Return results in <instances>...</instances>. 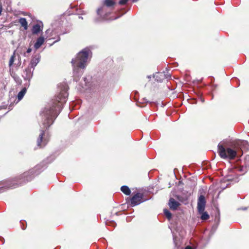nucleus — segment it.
Masks as SVG:
<instances>
[{
  "mask_svg": "<svg viewBox=\"0 0 249 249\" xmlns=\"http://www.w3.org/2000/svg\"><path fill=\"white\" fill-rule=\"evenodd\" d=\"M58 89L60 90L58 95L48 103L40 113L41 118L40 129L37 139V145L40 148L44 147L47 143L49 137L46 130L53 124L68 96V87L66 84H61L58 86Z\"/></svg>",
  "mask_w": 249,
  "mask_h": 249,
  "instance_id": "nucleus-1",
  "label": "nucleus"
},
{
  "mask_svg": "<svg viewBox=\"0 0 249 249\" xmlns=\"http://www.w3.org/2000/svg\"><path fill=\"white\" fill-rule=\"evenodd\" d=\"M90 53V51L89 49H83L77 53L75 58L71 60L74 79L76 81H77L79 78L83 74Z\"/></svg>",
  "mask_w": 249,
  "mask_h": 249,
  "instance_id": "nucleus-2",
  "label": "nucleus"
},
{
  "mask_svg": "<svg viewBox=\"0 0 249 249\" xmlns=\"http://www.w3.org/2000/svg\"><path fill=\"white\" fill-rule=\"evenodd\" d=\"M39 166H36L35 168L29 170L28 171L24 172L21 174L14 180H6L2 183V188H13L18 186V184H20L22 182L30 181L34 177L35 175L38 174L40 171H38Z\"/></svg>",
  "mask_w": 249,
  "mask_h": 249,
  "instance_id": "nucleus-3",
  "label": "nucleus"
},
{
  "mask_svg": "<svg viewBox=\"0 0 249 249\" xmlns=\"http://www.w3.org/2000/svg\"><path fill=\"white\" fill-rule=\"evenodd\" d=\"M217 147L219 155L222 159H225L228 158L230 160H232L234 159L237 155L236 150H233L231 148L226 149L222 142L219 143Z\"/></svg>",
  "mask_w": 249,
  "mask_h": 249,
  "instance_id": "nucleus-4",
  "label": "nucleus"
},
{
  "mask_svg": "<svg viewBox=\"0 0 249 249\" xmlns=\"http://www.w3.org/2000/svg\"><path fill=\"white\" fill-rule=\"evenodd\" d=\"M45 34L46 38H49V40L56 39L55 41L51 44V46L60 40V34L55 30L48 29L46 31Z\"/></svg>",
  "mask_w": 249,
  "mask_h": 249,
  "instance_id": "nucleus-5",
  "label": "nucleus"
},
{
  "mask_svg": "<svg viewBox=\"0 0 249 249\" xmlns=\"http://www.w3.org/2000/svg\"><path fill=\"white\" fill-rule=\"evenodd\" d=\"M143 197V195L142 193H138L135 194L130 199L131 206L134 207L146 201V199H144Z\"/></svg>",
  "mask_w": 249,
  "mask_h": 249,
  "instance_id": "nucleus-6",
  "label": "nucleus"
},
{
  "mask_svg": "<svg viewBox=\"0 0 249 249\" xmlns=\"http://www.w3.org/2000/svg\"><path fill=\"white\" fill-rule=\"evenodd\" d=\"M34 71V70L29 67L26 68L24 71L22 76L24 81H27V83H30V81L33 76Z\"/></svg>",
  "mask_w": 249,
  "mask_h": 249,
  "instance_id": "nucleus-7",
  "label": "nucleus"
},
{
  "mask_svg": "<svg viewBox=\"0 0 249 249\" xmlns=\"http://www.w3.org/2000/svg\"><path fill=\"white\" fill-rule=\"evenodd\" d=\"M206 205V199L204 196L200 195L197 201V209L199 213L204 211Z\"/></svg>",
  "mask_w": 249,
  "mask_h": 249,
  "instance_id": "nucleus-8",
  "label": "nucleus"
},
{
  "mask_svg": "<svg viewBox=\"0 0 249 249\" xmlns=\"http://www.w3.org/2000/svg\"><path fill=\"white\" fill-rule=\"evenodd\" d=\"M40 58L41 56L39 54L35 55L32 58L28 67H30V68L34 70L36 66L39 62Z\"/></svg>",
  "mask_w": 249,
  "mask_h": 249,
  "instance_id": "nucleus-9",
  "label": "nucleus"
},
{
  "mask_svg": "<svg viewBox=\"0 0 249 249\" xmlns=\"http://www.w3.org/2000/svg\"><path fill=\"white\" fill-rule=\"evenodd\" d=\"M30 85V83H26L24 84V87L22 88L21 91H19L18 94V101L16 102V103H18L19 101L23 99V97L26 93L27 89V88L29 87Z\"/></svg>",
  "mask_w": 249,
  "mask_h": 249,
  "instance_id": "nucleus-10",
  "label": "nucleus"
},
{
  "mask_svg": "<svg viewBox=\"0 0 249 249\" xmlns=\"http://www.w3.org/2000/svg\"><path fill=\"white\" fill-rule=\"evenodd\" d=\"M153 77L155 79V80L157 81L161 82L164 78H170L171 75H165V73H163L162 72H158L154 74Z\"/></svg>",
  "mask_w": 249,
  "mask_h": 249,
  "instance_id": "nucleus-11",
  "label": "nucleus"
},
{
  "mask_svg": "<svg viewBox=\"0 0 249 249\" xmlns=\"http://www.w3.org/2000/svg\"><path fill=\"white\" fill-rule=\"evenodd\" d=\"M43 29V23L41 22L35 24L32 28V33L33 35H37Z\"/></svg>",
  "mask_w": 249,
  "mask_h": 249,
  "instance_id": "nucleus-12",
  "label": "nucleus"
},
{
  "mask_svg": "<svg viewBox=\"0 0 249 249\" xmlns=\"http://www.w3.org/2000/svg\"><path fill=\"white\" fill-rule=\"evenodd\" d=\"M236 144L242 150H248L249 149V143L247 141L238 140L236 141Z\"/></svg>",
  "mask_w": 249,
  "mask_h": 249,
  "instance_id": "nucleus-13",
  "label": "nucleus"
},
{
  "mask_svg": "<svg viewBox=\"0 0 249 249\" xmlns=\"http://www.w3.org/2000/svg\"><path fill=\"white\" fill-rule=\"evenodd\" d=\"M45 41L44 37L42 36H39L36 40V43L34 44V48L36 50L39 49L40 46L43 44Z\"/></svg>",
  "mask_w": 249,
  "mask_h": 249,
  "instance_id": "nucleus-14",
  "label": "nucleus"
},
{
  "mask_svg": "<svg viewBox=\"0 0 249 249\" xmlns=\"http://www.w3.org/2000/svg\"><path fill=\"white\" fill-rule=\"evenodd\" d=\"M179 203L176 201L174 198H171L170 199L169 201V206L170 209L172 210H176L178 207Z\"/></svg>",
  "mask_w": 249,
  "mask_h": 249,
  "instance_id": "nucleus-15",
  "label": "nucleus"
},
{
  "mask_svg": "<svg viewBox=\"0 0 249 249\" xmlns=\"http://www.w3.org/2000/svg\"><path fill=\"white\" fill-rule=\"evenodd\" d=\"M19 22L25 30L28 28V23L26 19L24 18H21L19 19Z\"/></svg>",
  "mask_w": 249,
  "mask_h": 249,
  "instance_id": "nucleus-16",
  "label": "nucleus"
},
{
  "mask_svg": "<svg viewBox=\"0 0 249 249\" xmlns=\"http://www.w3.org/2000/svg\"><path fill=\"white\" fill-rule=\"evenodd\" d=\"M121 191L126 195H129L131 193V191L129 187L126 185H124L121 188Z\"/></svg>",
  "mask_w": 249,
  "mask_h": 249,
  "instance_id": "nucleus-17",
  "label": "nucleus"
},
{
  "mask_svg": "<svg viewBox=\"0 0 249 249\" xmlns=\"http://www.w3.org/2000/svg\"><path fill=\"white\" fill-rule=\"evenodd\" d=\"M16 51H14V52H13V54L11 55L10 58V60H9V67H11L12 66V65H13L14 64V61L15 60V57H16Z\"/></svg>",
  "mask_w": 249,
  "mask_h": 249,
  "instance_id": "nucleus-18",
  "label": "nucleus"
},
{
  "mask_svg": "<svg viewBox=\"0 0 249 249\" xmlns=\"http://www.w3.org/2000/svg\"><path fill=\"white\" fill-rule=\"evenodd\" d=\"M115 2L113 0H105L104 4L107 7H111L114 5Z\"/></svg>",
  "mask_w": 249,
  "mask_h": 249,
  "instance_id": "nucleus-19",
  "label": "nucleus"
},
{
  "mask_svg": "<svg viewBox=\"0 0 249 249\" xmlns=\"http://www.w3.org/2000/svg\"><path fill=\"white\" fill-rule=\"evenodd\" d=\"M199 213L201 214V219L202 220H207L209 218V215L207 212L203 211L202 213Z\"/></svg>",
  "mask_w": 249,
  "mask_h": 249,
  "instance_id": "nucleus-20",
  "label": "nucleus"
},
{
  "mask_svg": "<svg viewBox=\"0 0 249 249\" xmlns=\"http://www.w3.org/2000/svg\"><path fill=\"white\" fill-rule=\"evenodd\" d=\"M103 9H104V8L103 7L98 8L97 11V14L99 16H100V17L102 18L103 19L105 20V19H106V16H102V14H101V12L103 10Z\"/></svg>",
  "mask_w": 249,
  "mask_h": 249,
  "instance_id": "nucleus-21",
  "label": "nucleus"
},
{
  "mask_svg": "<svg viewBox=\"0 0 249 249\" xmlns=\"http://www.w3.org/2000/svg\"><path fill=\"white\" fill-rule=\"evenodd\" d=\"M164 213L168 219H170L171 218L172 214L169 210H168L167 209H164Z\"/></svg>",
  "mask_w": 249,
  "mask_h": 249,
  "instance_id": "nucleus-22",
  "label": "nucleus"
},
{
  "mask_svg": "<svg viewBox=\"0 0 249 249\" xmlns=\"http://www.w3.org/2000/svg\"><path fill=\"white\" fill-rule=\"evenodd\" d=\"M128 1V0H120L119 2V4L120 5H124Z\"/></svg>",
  "mask_w": 249,
  "mask_h": 249,
  "instance_id": "nucleus-23",
  "label": "nucleus"
},
{
  "mask_svg": "<svg viewBox=\"0 0 249 249\" xmlns=\"http://www.w3.org/2000/svg\"><path fill=\"white\" fill-rule=\"evenodd\" d=\"M166 71H167V72L164 71L162 73H165V75H170L171 76V74L168 72V71H167V70H166Z\"/></svg>",
  "mask_w": 249,
  "mask_h": 249,
  "instance_id": "nucleus-24",
  "label": "nucleus"
},
{
  "mask_svg": "<svg viewBox=\"0 0 249 249\" xmlns=\"http://www.w3.org/2000/svg\"><path fill=\"white\" fill-rule=\"evenodd\" d=\"M32 51V49L31 48H28L27 50V53H30Z\"/></svg>",
  "mask_w": 249,
  "mask_h": 249,
  "instance_id": "nucleus-25",
  "label": "nucleus"
},
{
  "mask_svg": "<svg viewBox=\"0 0 249 249\" xmlns=\"http://www.w3.org/2000/svg\"><path fill=\"white\" fill-rule=\"evenodd\" d=\"M14 79L15 80L18 82V80H20V83L21 82V80L19 79V77H14Z\"/></svg>",
  "mask_w": 249,
  "mask_h": 249,
  "instance_id": "nucleus-26",
  "label": "nucleus"
},
{
  "mask_svg": "<svg viewBox=\"0 0 249 249\" xmlns=\"http://www.w3.org/2000/svg\"><path fill=\"white\" fill-rule=\"evenodd\" d=\"M185 249H193V248L191 247L188 246L185 248Z\"/></svg>",
  "mask_w": 249,
  "mask_h": 249,
  "instance_id": "nucleus-27",
  "label": "nucleus"
},
{
  "mask_svg": "<svg viewBox=\"0 0 249 249\" xmlns=\"http://www.w3.org/2000/svg\"><path fill=\"white\" fill-rule=\"evenodd\" d=\"M247 207H243V208H240V210H246L247 209Z\"/></svg>",
  "mask_w": 249,
  "mask_h": 249,
  "instance_id": "nucleus-28",
  "label": "nucleus"
},
{
  "mask_svg": "<svg viewBox=\"0 0 249 249\" xmlns=\"http://www.w3.org/2000/svg\"><path fill=\"white\" fill-rule=\"evenodd\" d=\"M173 240H174V242L175 245L177 246V244H176V241H175V237H174V236H173Z\"/></svg>",
  "mask_w": 249,
  "mask_h": 249,
  "instance_id": "nucleus-29",
  "label": "nucleus"
},
{
  "mask_svg": "<svg viewBox=\"0 0 249 249\" xmlns=\"http://www.w3.org/2000/svg\"><path fill=\"white\" fill-rule=\"evenodd\" d=\"M1 12H2V7L1 6H0V15L1 14Z\"/></svg>",
  "mask_w": 249,
  "mask_h": 249,
  "instance_id": "nucleus-30",
  "label": "nucleus"
},
{
  "mask_svg": "<svg viewBox=\"0 0 249 249\" xmlns=\"http://www.w3.org/2000/svg\"><path fill=\"white\" fill-rule=\"evenodd\" d=\"M147 78H148V79H151V75H148V76H147Z\"/></svg>",
  "mask_w": 249,
  "mask_h": 249,
  "instance_id": "nucleus-31",
  "label": "nucleus"
},
{
  "mask_svg": "<svg viewBox=\"0 0 249 249\" xmlns=\"http://www.w3.org/2000/svg\"><path fill=\"white\" fill-rule=\"evenodd\" d=\"M201 101H202V102H204V99H203L201 98Z\"/></svg>",
  "mask_w": 249,
  "mask_h": 249,
  "instance_id": "nucleus-32",
  "label": "nucleus"
},
{
  "mask_svg": "<svg viewBox=\"0 0 249 249\" xmlns=\"http://www.w3.org/2000/svg\"><path fill=\"white\" fill-rule=\"evenodd\" d=\"M3 107L1 106L0 107V110L2 108H3Z\"/></svg>",
  "mask_w": 249,
  "mask_h": 249,
  "instance_id": "nucleus-33",
  "label": "nucleus"
},
{
  "mask_svg": "<svg viewBox=\"0 0 249 249\" xmlns=\"http://www.w3.org/2000/svg\"><path fill=\"white\" fill-rule=\"evenodd\" d=\"M227 179H228V180H231V178H228Z\"/></svg>",
  "mask_w": 249,
  "mask_h": 249,
  "instance_id": "nucleus-34",
  "label": "nucleus"
},
{
  "mask_svg": "<svg viewBox=\"0 0 249 249\" xmlns=\"http://www.w3.org/2000/svg\"><path fill=\"white\" fill-rule=\"evenodd\" d=\"M78 17L79 18H82V17H81V16H79Z\"/></svg>",
  "mask_w": 249,
  "mask_h": 249,
  "instance_id": "nucleus-35",
  "label": "nucleus"
}]
</instances>
